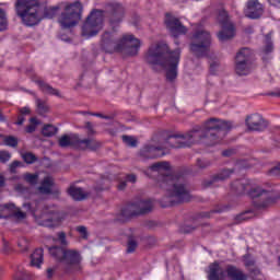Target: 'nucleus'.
Segmentation results:
<instances>
[{
  "label": "nucleus",
  "mask_w": 280,
  "mask_h": 280,
  "mask_svg": "<svg viewBox=\"0 0 280 280\" xmlns=\"http://www.w3.org/2000/svg\"><path fill=\"white\" fill-rule=\"evenodd\" d=\"M272 49H273V46H272V42L270 40V35H266V46L262 51L266 56H268V54H272Z\"/></svg>",
  "instance_id": "obj_43"
},
{
  "label": "nucleus",
  "mask_w": 280,
  "mask_h": 280,
  "mask_svg": "<svg viewBox=\"0 0 280 280\" xmlns=\"http://www.w3.org/2000/svg\"><path fill=\"white\" fill-rule=\"evenodd\" d=\"M48 250L51 257L59 261V264L63 266L67 272L71 270V266H78V264L82 261L80 252L75 249H66L60 246H52L49 247Z\"/></svg>",
  "instance_id": "obj_8"
},
{
  "label": "nucleus",
  "mask_w": 280,
  "mask_h": 280,
  "mask_svg": "<svg viewBox=\"0 0 280 280\" xmlns=\"http://www.w3.org/2000/svg\"><path fill=\"white\" fill-rule=\"evenodd\" d=\"M101 46L106 54H126L137 56L141 47V42L132 34H125L117 38L115 31L105 32L102 35Z\"/></svg>",
  "instance_id": "obj_3"
},
{
  "label": "nucleus",
  "mask_w": 280,
  "mask_h": 280,
  "mask_svg": "<svg viewBox=\"0 0 280 280\" xmlns=\"http://www.w3.org/2000/svg\"><path fill=\"white\" fill-rule=\"evenodd\" d=\"M43 248L35 249L34 253L31 255V266L33 268H40V266L43 265Z\"/></svg>",
  "instance_id": "obj_26"
},
{
  "label": "nucleus",
  "mask_w": 280,
  "mask_h": 280,
  "mask_svg": "<svg viewBox=\"0 0 280 280\" xmlns=\"http://www.w3.org/2000/svg\"><path fill=\"white\" fill-rule=\"evenodd\" d=\"M224 211H229V206H223L212 210L211 212H207L203 214V218H211V213H224Z\"/></svg>",
  "instance_id": "obj_44"
},
{
  "label": "nucleus",
  "mask_w": 280,
  "mask_h": 280,
  "mask_svg": "<svg viewBox=\"0 0 280 280\" xmlns=\"http://www.w3.org/2000/svg\"><path fill=\"white\" fill-rule=\"evenodd\" d=\"M102 147V143H100V141L91 138V139H80L79 138V144L77 147V150H91V151H95V150H100V148Z\"/></svg>",
  "instance_id": "obj_23"
},
{
  "label": "nucleus",
  "mask_w": 280,
  "mask_h": 280,
  "mask_svg": "<svg viewBox=\"0 0 280 280\" xmlns=\"http://www.w3.org/2000/svg\"><path fill=\"white\" fill-rule=\"evenodd\" d=\"M163 145H152L145 144L139 152L140 159L142 161H148V159H159V156H165L163 152Z\"/></svg>",
  "instance_id": "obj_19"
},
{
  "label": "nucleus",
  "mask_w": 280,
  "mask_h": 280,
  "mask_svg": "<svg viewBox=\"0 0 280 280\" xmlns=\"http://www.w3.org/2000/svg\"><path fill=\"white\" fill-rule=\"evenodd\" d=\"M25 212L21 211L16 206H14V209L11 211V217L16 218V220H25Z\"/></svg>",
  "instance_id": "obj_42"
},
{
  "label": "nucleus",
  "mask_w": 280,
  "mask_h": 280,
  "mask_svg": "<svg viewBox=\"0 0 280 280\" xmlns=\"http://www.w3.org/2000/svg\"><path fill=\"white\" fill-rule=\"evenodd\" d=\"M246 213H248V212H244V213L238 214V215L236 217V220H237L238 222H244V220H248V217H246Z\"/></svg>",
  "instance_id": "obj_53"
},
{
  "label": "nucleus",
  "mask_w": 280,
  "mask_h": 280,
  "mask_svg": "<svg viewBox=\"0 0 280 280\" xmlns=\"http://www.w3.org/2000/svg\"><path fill=\"white\" fill-rule=\"evenodd\" d=\"M52 186L54 179L51 177H45L42 185L38 187L39 194H51Z\"/></svg>",
  "instance_id": "obj_30"
},
{
  "label": "nucleus",
  "mask_w": 280,
  "mask_h": 280,
  "mask_svg": "<svg viewBox=\"0 0 280 280\" xmlns=\"http://www.w3.org/2000/svg\"><path fill=\"white\" fill-rule=\"evenodd\" d=\"M0 121H5V116L0 112Z\"/></svg>",
  "instance_id": "obj_64"
},
{
  "label": "nucleus",
  "mask_w": 280,
  "mask_h": 280,
  "mask_svg": "<svg viewBox=\"0 0 280 280\" xmlns=\"http://www.w3.org/2000/svg\"><path fill=\"white\" fill-rule=\"evenodd\" d=\"M54 242H57V244H60V246H69V241H67V233L65 232H58L57 237L54 238Z\"/></svg>",
  "instance_id": "obj_34"
},
{
  "label": "nucleus",
  "mask_w": 280,
  "mask_h": 280,
  "mask_svg": "<svg viewBox=\"0 0 280 280\" xmlns=\"http://www.w3.org/2000/svg\"><path fill=\"white\" fill-rule=\"evenodd\" d=\"M235 170H222L217 175L212 176L210 179H206L202 185L203 187H213L214 183H221L222 180H228L234 174Z\"/></svg>",
  "instance_id": "obj_22"
},
{
  "label": "nucleus",
  "mask_w": 280,
  "mask_h": 280,
  "mask_svg": "<svg viewBox=\"0 0 280 280\" xmlns=\"http://www.w3.org/2000/svg\"><path fill=\"white\" fill-rule=\"evenodd\" d=\"M24 121H25V117L19 116V117H18L16 125H18V126H23Z\"/></svg>",
  "instance_id": "obj_56"
},
{
  "label": "nucleus",
  "mask_w": 280,
  "mask_h": 280,
  "mask_svg": "<svg viewBox=\"0 0 280 280\" xmlns=\"http://www.w3.org/2000/svg\"><path fill=\"white\" fill-rule=\"evenodd\" d=\"M218 67H219L218 62H213V63L210 65L211 75H215V71H217Z\"/></svg>",
  "instance_id": "obj_52"
},
{
  "label": "nucleus",
  "mask_w": 280,
  "mask_h": 280,
  "mask_svg": "<svg viewBox=\"0 0 280 280\" xmlns=\"http://www.w3.org/2000/svg\"><path fill=\"white\" fill-rule=\"evenodd\" d=\"M122 141L126 145H129V148H137V139L132 136H122Z\"/></svg>",
  "instance_id": "obj_41"
},
{
  "label": "nucleus",
  "mask_w": 280,
  "mask_h": 280,
  "mask_svg": "<svg viewBox=\"0 0 280 280\" xmlns=\"http://www.w3.org/2000/svg\"><path fill=\"white\" fill-rule=\"evenodd\" d=\"M218 21L222 25V31L219 32L218 38L221 43L224 40H231L235 36V26L229 21V13L225 10L219 12Z\"/></svg>",
  "instance_id": "obj_14"
},
{
  "label": "nucleus",
  "mask_w": 280,
  "mask_h": 280,
  "mask_svg": "<svg viewBox=\"0 0 280 280\" xmlns=\"http://www.w3.org/2000/svg\"><path fill=\"white\" fill-rule=\"evenodd\" d=\"M31 124L26 127V132L28 135H32V132H35L36 131V126H38L40 124V121H38V119L36 118H31L30 119Z\"/></svg>",
  "instance_id": "obj_39"
},
{
  "label": "nucleus",
  "mask_w": 280,
  "mask_h": 280,
  "mask_svg": "<svg viewBox=\"0 0 280 280\" xmlns=\"http://www.w3.org/2000/svg\"><path fill=\"white\" fill-rule=\"evenodd\" d=\"M12 159V155L8 151H1L0 152V162L1 163H8Z\"/></svg>",
  "instance_id": "obj_47"
},
{
  "label": "nucleus",
  "mask_w": 280,
  "mask_h": 280,
  "mask_svg": "<svg viewBox=\"0 0 280 280\" xmlns=\"http://www.w3.org/2000/svg\"><path fill=\"white\" fill-rule=\"evenodd\" d=\"M56 132H58V129L54 125H46L42 130V135H44V137H54Z\"/></svg>",
  "instance_id": "obj_33"
},
{
  "label": "nucleus",
  "mask_w": 280,
  "mask_h": 280,
  "mask_svg": "<svg viewBox=\"0 0 280 280\" xmlns=\"http://www.w3.org/2000/svg\"><path fill=\"white\" fill-rule=\"evenodd\" d=\"M85 129L88 130L89 137H91V135H95L93 122H90V121L85 122Z\"/></svg>",
  "instance_id": "obj_50"
},
{
  "label": "nucleus",
  "mask_w": 280,
  "mask_h": 280,
  "mask_svg": "<svg viewBox=\"0 0 280 280\" xmlns=\"http://www.w3.org/2000/svg\"><path fill=\"white\" fill-rule=\"evenodd\" d=\"M137 250V241L130 238L127 243V253H135Z\"/></svg>",
  "instance_id": "obj_46"
},
{
  "label": "nucleus",
  "mask_w": 280,
  "mask_h": 280,
  "mask_svg": "<svg viewBox=\"0 0 280 280\" xmlns=\"http://www.w3.org/2000/svg\"><path fill=\"white\" fill-rule=\"evenodd\" d=\"M127 182H120L119 185H118V189L121 191L124 189H126V184Z\"/></svg>",
  "instance_id": "obj_59"
},
{
  "label": "nucleus",
  "mask_w": 280,
  "mask_h": 280,
  "mask_svg": "<svg viewBox=\"0 0 280 280\" xmlns=\"http://www.w3.org/2000/svg\"><path fill=\"white\" fill-rule=\"evenodd\" d=\"M82 2H63L61 3V12L58 16V23L62 30H71L82 21Z\"/></svg>",
  "instance_id": "obj_7"
},
{
  "label": "nucleus",
  "mask_w": 280,
  "mask_h": 280,
  "mask_svg": "<svg viewBox=\"0 0 280 280\" xmlns=\"http://www.w3.org/2000/svg\"><path fill=\"white\" fill-rule=\"evenodd\" d=\"M144 60L148 65H158L163 69H167L166 79L170 82H174L178 75L180 49L177 48L174 51H170V46L165 42H158L149 47Z\"/></svg>",
  "instance_id": "obj_1"
},
{
  "label": "nucleus",
  "mask_w": 280,
  "mask_h": 280,
  "mask_svg": "<svg viewBox=\"0 0 280 280\" xmlns=\"http://www.w3.org/2000/svg\"><path fill=\"white\" fill-rule=\"evenodd\" d=\"M208 279L209 280H225L226 279V271L222 266H220V262L214 261L209 265L208 270Z\"/></svg>",
  "instance_id": "obj_21"
},
{
  "label": "nucleus",
  "mask_w": 280,
  "mask_h": 280,
  "mask_svg": "<svg viewBox=\"0 0 280 280\" xmlns=\"http://www.w3.org/2000/svg\"><path fill=\"white\" fill-rule=\"evenodd\" d=\"M84 115H92V117H100L101 119H102V117H104V114H101V113L84 112Z\"/></svg>",
  "instance_id": "obj_55"
},
{
  "label": "nucleus",
  "mask_w": 280,
  "mask_h": 280,
  "mask_svg": "<svg viewBox=\"0 0 280 280\" xmlns=\"http://www.w3.org/2000/svg\"><path fill=\"white\" fill-rule=\"evenodd\" d=\"M258 275H259V270H254V271L250 272V276L253 277V279H255V280H261L260 278H255V277H257Z\"/></svg>",
  "instance_id": "obj_58"
},
{
  "label": "nucleus",
  "mask_w": 280,
  "mask_h": 280,
  "mask_svg": "<svg viewBox=\"0 0 280 280\" xmlns=\"http://www.w3.org/2000/svg\"><path fill=\"white\" fill-rule=\"evenodd\" d=\"M232 189L237 194H247L254 198V207L256 209H268L279 200L280 195L268 192L259 186L254 185L249 179H240L232 184Z\"/></svg>",
  "instance_id": "obj_4"
},
{
  "label": "nucleus",
  "mask_w": 280,
  "mask_h": 280,
  "mask_svg": "<svg viewBox=\"0 0 280 280\" xmlns=\"http://www.w3.org/2000/svg\"><path fill=\"white\" fill-rule=\"evenodd\" d=\"M68 194L73 198V200H84L89 197V194H86L82 188H78L75 186H71L68 189Z\"/></svg>",
  "instance_id": "obj_28"
},
{
  "label": "nucleus",
  "mask_w": 280,
  "mask_h": 280,
  "mask_svg": "<svg viewBox=\"0 0 280 280\" xmlns=\"http://www.w3.org/2000/svg\"><path fill=\"white\" fill-rule=\"evenodd\" d=\"M105 11L109 16V23L112 27H117L121 21H124V16H126V8L119 2H109L105 5Z\"/></svg>",
  "instance_id": "obj_15"
},
{
  "label": "nucleus",
  "mask_w": 280,
  "mask_h": 280,
  "mask_svg": "<svg viewBox=\"0 0 280 280\" xmlns=\"http://www.w3.org/2000/svg\"><path fill=\"white\" fill-rule=\"evenodd\" d=\"M54 277V269L49 268L47 270V279H51Z\"/></svg>",
  "instance_id": "obj_60"
},
{
  "label": "nucleus",
  "mask_w": 280,
  "mask_h": 280,
  "mask_svg": "<svg viewBox=\"0 0 280 280\" xmlns=\"http://www.w3.org/2000/svg\"><path fill=\"white\" fill-rule=\"evenodd\" d=\"M230 128H232L231 122L210 118L202 127L197 126L192 130L199 132V141L207 139L208 141L206 143H208V145H215V143H220V141L226 137V132H229Z\"/></svg>",
  "instance_id": "obj_5"
},
{
  "label": "nucleus",
  "mask_w": 280,
  "mask_h": 280,
  "mask_svg": "<svg viewBox=\"0 0 280 280\" xmlns=\"http://www.w3.org/2000/svg\"><path fill=\"white\" fill-rule=\"evenodd\" d=\"M24 180H26L28 185H36V183H38V174L26 173L24 174Z\"/></svg>",
  "instance_id": "obj_37"
},
{
  "label": "nucleus",
  "mask_w": 280,
  "mask_h": 280,
  "mask_svg": "<svg viewBox=\"0 0 280 280\" xmlns=\"http://www.w3.org/2000/svg\"><path fill=\"white\" fill-rule=\"evenodd\" d=\"M126 182L127 183H137V175H135V174L127 175Z\"/></svg>",
  "instance_id": "obj_51"
},
{
  "label": "nucleus",
  "mask_w": 280,
  "mask_h": 280,
  "mask_svg": "<svg viewBox=\"0 0 280 280\" xmlns=\"http://www.w3.org/2000/svg\"><path fill=\"white\" fill-rule=\"evenodd\" d=\"M11 211H14V203H4L0 206V220L11 218Z\"/></svg>",
  "instance_id": "obj_32"
},
{
  "label": "nucleus",
  "mask_w": 280,
  "mask_h": 280,
  "mask_svg": "<svg viewBox=\"0 0 280 280\" xmlns=\"http://www.w3.org/2000/svg\"><path fill=\"white\" fill-rule=\"evenodd\" d=\"M35 104H36L38 115L43 116L49 113V104H47V101L42 98H36Z\"/></svg>",
  "instance_id": "obj_31"
},
{
  "label": "nucleus",
  "mask_w": 280,
  "mask_h": 280,
  "mask_svg": "<svg viewBox=\"0 0 280 280\" xmlns=\"http://www.w3.org/2000/svg\"><path fill=\"white\" fill-rule=\"evenodd\" d=\"M166 28L174 36V38H178V36H183V34H187V27L183 25L178 18L167 13L164 20Z\"/></svg>",
  "instance_id": "obj_17"
},
{
  "label": "nucleus",
  "mask_w": 280,
  "mask_h": 280,
  "mask_svg": "<svg viewBox=\"0 0 280 280\" xmlns=\"http://www.w3.org/2000/svg\"><path fill=\"white\" fill-rule=\"evenodd\" d=\"M4 145H9L10 148H16V145H19V140L13 136L4 137Z\"/></svg>",
  "instance_id": "obj_40"
},
{
  "label": "nucleus",
  "mask_w": 280,
  "mask_h": 280,
  "mask_svg": "<svg viewBox=\"0 0 280 280\" xmlns=\"http://www.w3.org/2000/svg\"><path fill=\"white\" fill-rule=\"evenodd\" d=\"M200 141V131L191 130L186 135H172L165 141V145L163 150H167L168 148H189L194 145V143H198Z\"/></svg>",
  "instance_id": "obj_11"
},
{
  "label": "nucleus",
  "mask_w": 280,
  "mask_h": 280,
  "mask_svg": "<svg viewBox=\"0 0 280 280\" xmlns=\"http://www.w3.org/2000/svg\"><path fill=\"white\" fill-rule=\"evenodd\" d=\"M77 231H78V233H80V235H81V237H83V240H86V237H89V233L86 232V226H84V225L77 226Z\"/></svg>",
  "instance_id": "obj_48"
},
{
  "label": "nucleus",
  "mask_w": 280,
  "mask_h": 280,
  "mask_svg": "<svg viewBox=\"0 0 280 280\" xmlns=\"http://www.w3.org/2000/svg\"><path fill=\"white\" fill-rule=\"evenodd\" d=\"M16 12L24 25L33 27L38 25L43 19H54L58 14V7L45 8L38 0H18L15 3Z\"/></svg>",
  "instance_id": "obj_2"
},
{
  "label": "nucleus",
  "mask_w": 280,
  "mask_h": 280,
  "mask_svg": "<svg viewBox=\"0 0 280 280\" xmlns=\"http://www.w3.org/2000/svg\"><path fill=\"white\" fill-rule=\"evenodd\" d=\"M62 222V214L56 207H47L43 213V220L39 222L40 226L54 229L60 226Z\"/></svg>",
  "instance_id": "obj_16"
},
{
  "label": "nucleus",
  "mask_w": 280,
  "mask_h": 280,
  "mask_svg": "<svg viewBox=\"0 0 280 280\" xmlns=\"http://www.w3.org/2000/svg\"><path fill=\"white\" fill-rule=\"evenodd\" d=\"M102 27H104V10L94 9L83 23L82 36L85 38L97 36L102 32Z\"/></svg>",
  "instance_id": "obj_10"
},
{
  "label": "nucleus",
  "mask_w": 280,
  "mask_h": 280,
  "mask_svg": "<svg viewBox=\"0 0 280 280\" xmlns=\"http://www.w3.org/2000/svg\"><path fill=\"white\" fill-rule=\"evenodd\" d=\"M229 279L231 280H246L248 279V276H246V273H244V271H242V269L233 266V265H229L226 267L225 270Z\"/></svg>",
  "instance_id": "obj_24"
},
{
  "label": "nucleus",
  "mask_w": 280,
  "mask_h": 280,
  "mask_svg": "<svg viewBox=\"0 0 280 280\" xmlns=\"http://www.w3.org/2000/svg\"><path fill=\"white\" fill-rule=\"evenodd\" d=\"M150 170L152 172H159L162 174L165 173V172H171L172 170V166L170 165V162H158V163H154L150 166Z\"/></svg>",
  "instance_id": "obj_29"
},
{
  "label": "nucleus",
  "mask_w": 280,
  "mask_h": 280,
  "mask_svg": "<svg viewBox=\"0 0 280 280\" xmlns=\"http://www.w3.org/2000/svg\"><path fill=\"white\" fill-rule=\"evenodd\" d=\"M8 30V18L5 11L0 8V32Z\"/></svg>",
  "instance_id": "obj_36"
},
{
  "label": "nucleus",
  "mask_w": 280,
  "mask_h": 280,
  "mask_svg": "<svg viewBox=\"0 0 280 280\" xmlns=\"http://www.w3.org/2000/svg\"><path fill=\"white\" fill-rule=\"evenodd\" d=\"M190 51L196 58H206L211 51V34L205 30L197 31L192 35Z\"/></svg>",
  "instance_id": "obj_9"
},
{
  "label": "nucleus",
  "mask_w": 280,
  "mask_h": 280,
  "mask_svg": "<svg viewBox=\"0 0 280 280\" xmlns=\"http://www.w3.org/2000/svg\"><path fill=\"white\" fill-rule=\"evenodd\" d=\"M5 185V177L3 175H0V187H4Z\"/></svg>",
  "instance_id": "obj_62"
},
{
  "label": "nucleus",
  "mask_w": 280,
  "mask_h": 280,
  "mask_svg": "<svg viewBox=\"0 0 280 280\" xmlns=\"http://www.w3.org/2000/svg\"><path fill=\"white\" fill-rule=\"evenodd\" d=\"M20 113H21V115H30V109H28V107H22L20 109Z\"/></svg>",
  "instance_id": "obj_57"
},
{
  "label": "nucleus",
  "mask_w": 280,
  "mask_h": 280,
  "mask_svg": "<svg viewBox=\"0 0 280 280\" xmlns=\"http://www.w3.org/2000/svg\"><path fill=\"white\" fill-rule=\"evenodd\" d=\"M245 124L248 130L253 132H262L268 128V121L259 114H253L246 117Z\"/></svg>",
  "instance_id": "obj_18"
},
{
  "label": "nucleus",
  "mask_w": 280,
  "mask_h": 280,
  "mask_svg": "<svg viewBox=\"0 0 280 280\" xmlns=\"http://www.w3.org/2000/svg\"><path fill=\"white\" fill-rule=\"evenodd\" d=\"M244 14L247 19H260L261 14H264V5L259 0H248Z\"/></svg>",
  "instance_id": "obj_20"
},
{
  "label": "nucleus",
  "mask_w": 280,
  "mask_h": 280,
  "mask_svg": "<svg viewBox=\"0 0 280 280\" xmlns=\"http://www.w3.org/2000/svg\"><path fill=\"white\" fill-rule=\"evenodd\" d=\"M223 156H231L233 154L232 150H225L222 152Z\"/></svg>",
  "instance_id": "obj_61"
},
{
  "label": "nucleus",
  "mask_w": 280,
  "mask_h": 280,
  "mask_svg": "<svg viewBox=\"0 0 280 280\" xmlns=\"http://www.w3.org/2000/svg\"><path fill=\"white\" fill-rule=\"evenodd\" d=\"M270 5H279L280 4V0H268Z\"/></svg>",
  "instance_id": "obj_63"
},
{
  "label": "nucleus",
  "mask_w": 280,
  "mask_h": 280,
  "mask_svg": "<svg viewBox=\"0 0 280 280\" xmlns=\"http://www.w3.org/2000/svg\"><path fill=\"white\" fill-rule=\"evenodd\" d=\"M197 166L199 170H207V167L211 166V161L209 160H197Z\"/></svg>",
  "instance_id": "obj_45"
},
{
  "label": "nucleus",
  "mask_w": 280,
  "mask_h": 280,
  "mask_svg": "<svg viewBox=\"0 0 280 280\" xmlns=\"http://www.w3.org/2000/svg\"><path fill=\"white\" fill-rule=\"evenodd\" d=\"M22 159L24 163H27L28 165H32L33 163H36V161H38V158H36V155H34V153L32 152H26L22 154Z\"/></svg>",
  "instance_id": "obj_35"
},
{
  "label": "nucleus",
  "mask_w": 280,
  "mask_h": 280,
  "mask_svg": "<svg viewBox=\"0 0 280 280\" xmlns=\"http://www.w3.org/2000/svg\"><path fill=\"white\" fill-rule=\"evenodd\" d=\"M154 209V202L150 199L138 200L127 205L121 210L124 218H132V215H143L150 213Z\"/></svg>",
  "instance_id": "obj_13"
},
{
  "label": "nucleus",
  "mask_w": 280,
  "mask_h": 280,
  "mask_svg": "<svg viewBox=\"0 0 280 280\" xmlns=\"http://www.w3.org/2000/svg\"><path fill=\"white\" fill-rule=\"evenodd\" d=\"M160 187L166 189V196L163 198L164 203L162 207H174V205H180V202H189L191 199L187 186L174 182L170 175L163 177Z\"/></svg>",
  "instance_id": "obj_6"
},
{
  "label": "nucleus",
  "mask_w": 280,
  "mask_h": 280,
  "mask_svg": "<svg viewBox=\"0 0 280 280\" xmlns=\"http://www.w3.org/2000/svg\"><path fill=\"white\" fill-rule=\"evenodd\" d=\"M79 143H80V136L78 135H70V136L65 135L59 139L60 148H69V145H72V148L78 149Z\"/></svg>",
  "instance_id": "obj_25"
},
{
  "label": "nucleus",
  "mask_w": 280,
  "mask_h": 280,
  "mask_svg": "<svg viewBox=\"0 0 280 280\" xmlns=\"http://www.w3.org/2000/svg\"><path fill=\"white\" fill-rule=\"evenodd\" d=\"M18 246H20L21 250H27L30 248V245L27 244V240L22 238L19 241Z\"/></svg>",
  "instance_id": "obj_49"
},
{
  "label": "nucleus",
  "mask_w": 280,
  "mask_h": 280,
  "mask_svg": "<svg viewBox=\"0 0 280 280\" xmlns=\"http://www.w3.org/2000/svg\"><path fill=\"white\" fill-rule=\"evenodd\" d=\"M255 52L248 47L241 48L235 57V73L237 75H248L253 72V60Z\"/></svg>",
  "instance_id": "obj_12"
},
{
  "label": "nucleus",
  "mask_w": 280,
  "mask_h": 280,
  "mask_svg": "<svg viewBox=\"0 0 280 280\" xmlns=\"http://www.w3.org/2000/svg\"><path fill=\"white\" fill-rule=\"evenodd\" d=\"M21 166V162L19 161H14L11 165H10V170L11 172H15L16 167Z\"/></svg>",
  "instance_id": "obj_54"
},
{
  "label": "nucleus",
  "mask_w": 280,
  "mask_h": 280,
  "mask_svg": "<svg viewBox=\"0 0 280 280\" xmlns=\"http://www.w3.org/2000/svg\"><path fill=\"white\" fill-rule=\"evenodd\" d=\"M14 280H30V273L24 269H18L14 275Z\"/></svg>",
  "instance_id": "obj_38"
},
{
  "label": "nucleus",
  "mask_w": 280,
  "mask_h": 280,
  "mask_svg": "<svg viewBox=\"0 0 280 280\" xmlns=\"http://www.w3.org/2000/svg\"><path fill=\"white\" fill-rule=\"evenodd\" d=\"M36 83L38 84L40 91L46 93V95H55L56 97H60V91L54 89V86L49 85V83L40 80L36 81Z\"/></svg>",
  "instance_id": "obj_27"
}]
</instances>
